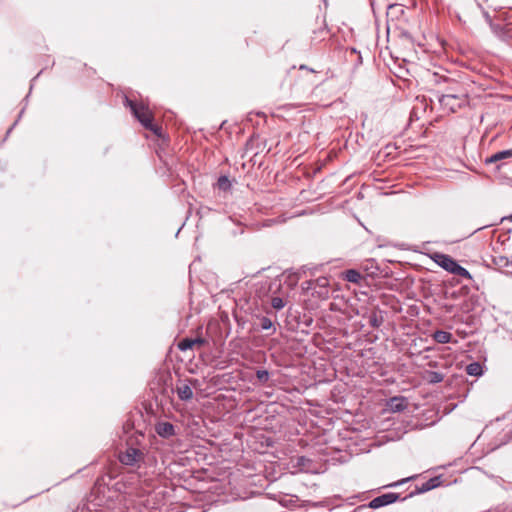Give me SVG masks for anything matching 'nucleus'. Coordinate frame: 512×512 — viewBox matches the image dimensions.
I'll use <instances>...</instances> for the list:
<instances>
[{
	"label": "nucleus",
	"mask_w": 512,
	"mask_h": 512,
	"mask_svg": "<svg viewBox=\"0 0 512 512\" xmlns=\"http://www.w3.org/2000/svg\"><path fill=\"white\" fill-rule=\"evenodd\" d=\"M155 432L162 438H170L175 435V427L172 423L160 421L155 424Z\"/></svg>",
	"instance_id": "7"
},
{
	"label": "nucleus",
	"mask_w": 512,
	"mask_h": 512,
	"mask_svg": "<svg viewBox=\"0 0 512 512\" xmlns=\"http://www.w3.org/2000/svg\"><path fill=\"white\" fill-rule=\"evenodd\" d=\"M432 260L444 270L452 273L457 265V262L449 255L443 253H434L431 256Z\"/></svg>",
	"instance_id": "5"
},
{
	"label": "nucleus",
	"mask_w": 512,
	"mask_h": 512,
	"mask_svg": "<svg viewBox=\"0 0 512 512\" xmlns=\"http://www.w3.org/2000/svg\"><path fill=\"white\" fill-rule=\"evenodd\" d=\"M430 375H431V378H430V382L431 383L436 384V383H439V382H441L443 380V377H442V375L440 373L431 372Z\"/></svg>",
	"instance_id": "22"
},
{
	"label": "nucleus",
	"mask_w": 512,
	"mask_h": 512,
	"mask_svg": "<svg viewBox=\"0 0 512 512\" xmlns=\"http://www.w3.org/2000/svg\"><path fill=\"white\" fill-rule=\"evenodd\" d=\"M256 377H257L258 381L266 382V381H268L269 373L266 370H258L256 372Z\"/></svg>",
	"instance_id": "21"
},
{
	"label": "nucleus",
	"mask_w": 512,
	"mask_h": 512,
	"mask_svg": "<svg viewBox=\"0 0 512 512\" xmlns=\"http://www.w3.org/2000/svg\"><path fill=\"white\" fill-rule=\"evenodd\" d=\"M494 263L500 267H512V262L504 256L494 258Z\"/></svg>",
	"instance_id": "17"
},
{
	"label": "nucleus",
	"mask_w": 512,
	"mask_h": 512,
	"mask_svg": "<svg viewBox=\"0 0 512 512\" xmlns=\"http://www.w3.org/2000/svg\"><path fill=\"white\" fill-rule=\"evenodd\" d=\"M452 274L461 276V277H463L465 279H468V280L472 279V275L470 274V272L466 268H464L461 265H459L458 263H457L456 267L454 268Z\"/></svg>",
	"instance_id": "15"
},
{
	"label": "nucleus",
	"mask_w": 512,
	"mask_h": 512,
	"mask_svg": "<svg viewBox=\"0 0 512 512\" xmlns=\"http://www.w3.org/2000/svg\"><path fill=\"white\" fill-rule=\"evenodd\" d=\"M204 344H206V340L201 337L184 338L177 344V347L180 351L185 352L187 350H199Z\"/></svg>",
	"instance_id": "6"
},
{
	"label": "nucleus",
	"mask_w": 512,
	"mask_h": 512,
	"mask_svg": "<svg viewBox=\"0 0 512 512\" xmlns=\"http://www.w3.org/2000/svg\"><path fill=\"white\" fill-rule=\"evenodd\" d=\"M344 279L348 282L358 284L362 280V275L355 269H349L344 273Z\"/></svg>",
	"instance_id": "11"
},
{
	"label": "nucleus",
	"mask_w": 512,
	"mask_h": 512,
	"mask_svg": "<svg viewBox=\"0 0 512 512\" xmlns=\"http://www.w3.org/2000/svg\"><path fill=\"white\" fill-rule=\"evenodd\" d=\"M440 485V480L438 477L431 478L427 480L426 482L422 483L420 487V492H427L430 491Z\"/></svg>",
	"instance_id": "13"
},
{
	"label": "nucleus",
	"mask_w": 512,
	"mask_h": 512,
	"mask_svg": "<svg viewBox=\"0 0 512 512\" xmlns=\"http://www.w3.org/2000/svg\"><path fill=\"white\" fill-rule=\"evenodd\" d=\"M271 305L274 309L280 310L285 306V303L282 298L280 297H274L271 300Z\"/></svg>",
	"instance_id": "20"
},
{
	"label": "nucleus",
	"mask_w": 512,
	"mask_h": 512,
	"mask_svg": "<svg viewBox=\"0 0 512 512\" xmlns=\"http://www.w3.org/2000/svg\"><path fill=\"white\" fill-rule=\"evenodd\" d=\"M439 102L449 112H456L458 109L468 105V97L464 91L447 92L439 97Z\"/></svg>",
	"instance_id": "3"
},
{
	"label": "nucleus",
	"mask_w": 512,
	"mask_h": 512,
	"mask_svg": "<svg viewBox=\"0 0 512 512\" xmlns=\"http://www.w3.org/2000/svg\"><path fill=\"white\" fill-rule=\"evenodd\" d=\"M507 158H512V149L503 150V151L494 153L490 157L486 158L485 163L492 164V163H496L498 161H502Z\"/></svg>",
	"instance_id": "9"
},
{
	"label": "nucleus",
	"mask_w": 512,
	"mask_h": 512,
	"mask_svg": "<svg viewBox=\"0 0 512 512\" xmlns=\"http://www.w3.org/2000/svg\"><path fill=\"white\" fill-rule=\"evenodd\" d=\"M260 326H261V329H263V330L273 329V332L275 331L273 322L268 317L263 316L260 318Z\"/></svg>",
	"instance_id": "18"
},
{
	"label": "nucleus",
	"mask_w": 512,
	"mask_h": 512,
	"mask_svg": "<svg viewBox=\"0 0 512 512\" xmlns=\"http://www.w3.org/2000/svg\"><path fill=\"white\" fill-rule=\"evenodd\" d=\"M398 498H399V494H397V493H393V492L385 493L378 497H375L374 499H372L369 502L368 505H362L358 509L359 510H366L368 508L378 509V508H381V507H384V506L394 503L395 501L398 500Z\"/></svg>",
	"instance_id": "4"
},
{
	"label": "nucleus",
	"mask_w": 512,
	"mask_h": 512,
	"mask_svg": "<svg viewBox=\"0 0 512 512\" xmlns=\"http://www.w3.org/2000/svg\"><path fill=\"white\" fill-rule=\"evenodd\" d=\"M217 186L220 190L227 191L231 188V182L227 176H220L217 181Z\"/></svg>",
	"instance_id": "16"
},
{
	"label": "nucleus",
	"mask_w": 512,
	"mask_h": 512,
	"mask_svg": "<svg viewBox=\"0 0 512 512\" xmlns=\"http://www.w3.org/2000/svg\"><path fill=\"white\" fill-rule=\"evenodd\" d=\"M452 334L444 331V330H437L433 334V339L440 344H446L451 341Z\"/></svg>",
	"instance_id": "10"
},
{
	"label": "nucleus",
	"mask_w": 512,
	"mask_h": 512,
	"mask_svg": "<svg viewBox=\"0 0 512 512\" xmlns=\"http://www.w3.org/2000/svg\"><path fill=\"white\" fill-rule=\"evenodd\" d=\"M466 372L471 376H481L483 374V369L480 363L473 362L467 365Z\"/></svg>",
	"instance_id": "14"
},
{
	"label": "nucleus",
	"mask_w": 512,
	"mask_h": 512,
	"mask_svg": "<svg viewBox=\"0 0 512 512\" xmlns=\"http://www.w3.org/2000/svg\"><path fill=\"white\" fill-rule=\"evenodd\" d=\"M144 434L141 432H134L128 436L124 451L118 454V460L121 464L131 467H139L144 461L145 446Z\"/></svg>",
	"instance_id": "1"
},
{
	"label": "nucleus",
	"mask_w": 512,
	"mask_h": 512,
	"mask_svg": "<svg viewBox=\"0 0 512 512\" xmlns=\"http://www.w3.org/2000/svg\"><path fill=\"white\" fill-rule=\"evenodd\" d=\"M125 102L127 106L130 107L133 115L138 119V121L146 128L153 131L155 134H159L160 128L158 126L153 125L152 123V112L149 110L147 106L144 104H137L130 100L129 98H125Z\"/></svg>",
	"instance_id": "2"
},
{
	"label": "nucleus",
	"mask_w": 512,
	"mask_h": 512,
	"mask_svg": "<svg viewBox=\"0 0 512 512\" xmlns=\"http://www.w3.org/2000/svg\"><path fill=\"white\" fill-rule=\"evenodd\" d=\"M387 405L392 412H400L407 407V401L403 397H393Z\"/></svg>",
	"instance_id": "8"
},
{
	"label": "nucleus",
	"mask_w": 512,
	"mask_h": 512,
	"mask_svg": "<svg viewBox=\"0 0 512 512\" xmlns=\"http://www.w3.org/2000/svg\"><path fill=\"white\" fill-rule=\"evenodd\" d=\"M505 220L512 222V213H511L510 215H508V216H506V217H503V218L501 219V221H502V222H503V221H505Z\"/></svg>",
	"instance_id": "23"
},
{
	"label": "nucleus",
	"mask_w": 512,
	"mask_h": 512,
	"mask_svg": "<svg viewBox=\"0 0 512 512\" xmlns=\"http://www.w3.org/2000/svg\"><path fill=\"white\" fill-rule=\"evenodd\" d=\"M310 459L304 457V456H301V457H298L297 458V466L300 468V470L302 471H306L308 472L309 471V467H308V464L310 463Z\"/></svg>",
	"instance_id": "19"
},
{
	"label": "nucleus",
	"mask_w": 512,
	"mask_h": 512,
	"mask_svg": "<svg viewBox=\"0 0 512 512\" xmlns=\"http://www.w3.org/2000/svg\"><path fill=\"white\" fill-rule=\"evenodd\" d=\"M177 394L181 400L187 401L192 398L193 391L191 386H177Z\"/></svg>",
	"instance_id": "12"
}]
</instances>
